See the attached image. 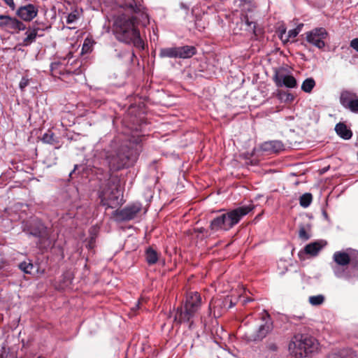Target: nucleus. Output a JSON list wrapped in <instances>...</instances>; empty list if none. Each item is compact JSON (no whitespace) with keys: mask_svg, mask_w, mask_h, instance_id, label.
I'll list each match as a JSON object with an SVG mask.
<instances>
[{"mask_svg":"<svg viewBox=\"0 0 358 358\" xmlns=\"http://www.w3.org/2000/svg\"><path fill=\"white\" fill-rule=\"evenodd\" d=\"M0 358H6V351L4 348L0 349Z\"/></svg>","mask_w":358,"mask_h":358,"instance_id":"49530a36","label":"nucleus"},{"mask_svg":"<svg viewBox=\"0 0 358 358\" xmlns=\"http://www.w3.org/2000/svg\"><path fill=\"white\" fill-rule=\"evenodd\" d=\"M253 209L254 206L252 205L243 206L222 213L210 221V229L214 232L229 231Z\"/></svg>","mask_w":358,"mask_h":358,"instance_id":"39448f33","label":"nucleus"},{"mask_svg":"<svg viewBox=\"0 0 358 358\" xmlns=\"http://www.w3.org/2000/svg\"><path fill=\"white\" fill-rule=\"evenodd\" d=\"M80 169H82V170H83L84 167L82 165H75L74 169L70 172L69 176L72 178V176L76 174V171H79Z\"/></svg>","mask_w":358,"mask_h":358,"instance_id":"37998d69","label":"nucleus"},{"mask_svg":"<svg viewBox=\"0 0 358 358\" xmlns=\"http://www.w3.org/2000/svg\"><path fill=\"white\" fill-rule=\"evenodd\" d=\"M313 200V196L310 193H305L300 196L299 203L303 208L308 207Z\"/></svg>","mask_w":358,"mask_h":358,"instance_id":"c85d7f7f","label":"nucleus"},{"mask_svg":"<svg viewBox=\"0 0 358 358\" xmlns=\"http://www.w3.org/2000/svg\"><path fill=\"white\" fill-rule=\"evenodd\" d=\"M273 80L278 87L294 88L297 86L296 78L285 68L275 69Z\"/></svg>","mask_w":358,"mask_h":358,"instance_id":"9d476101","label":"nucleus"},{"mask_svg":"<svg viewBox=\"0 0 358 358\" xmlns=\"http://www.w3.org/2000/svg\"><path fill=\"white\" fill-rule=\"evenodd\" d=\"M302 27H303V24H301L298 25L296 29H300V30H301Z\"/></svg>","mask_w":358,"mask_h":358,"instance_id":"864d4df0","label":"nucleus"},{"mask_svg":"<svg viewBox=\"0 0 358 358\" xmlns=\"http://www.w3.org/2000/svg\"><path fill=\"white\" fill-rule=\"evenodd\" d=\"M76 61V59H73L72 62H71V64H73Z\"/></svg>","mask_w":358,"mask_h":358,"instance_id":"5fc2aeb1","label":"nucleus"},{"mask_svg":"<svg viewBox=\"0 0 358 358\" xmlns=\"http://www.w3.org/2000/svg\"><path fill=\"white\" fill-rule=\"evenodd\" d=\"M322 242L315 241L306 245L304 248L305 253L311 256H316L323 248Z\"/></svg>","mask_w":358,"mask_h":358,"instance_id":"4be33fe9","label":"nucleus"},{"mask_svg":"<svg viewBox=\"0 0 358 358\" xmlns=\"http://www.w3.org/2000/svg\"><path fill=\"white\" fill-rule=\"evenodd\" d=\"M18 267L22 272L27 274H31L34 268V266L30 260H29V262L24 261L20 263Z\"/></svg>","mask_w":358,"mask_h":358,"instance_id":"cd10ccee","label":"nucleus"},{"mask_svg":"<svg viewBox=\"0 0 358 358\" xmlns=\"http://www.w3.org/2000/svg\"><path fill=\"white\" fill-rule=\"evenodd\" d=\"M145 257L147 263L149 265H153L157 262L159 254L152 247H149L145 250Z\"/></svg>","mask_w":358,"mask_h":358,"instance_id":"393cba45","label":"nucleus"},{"mask_svg":"<svg viewBox=\"0 0 358 358\" xmlns=\"http://www.w3.org/2000/svg\"><path fill=\"white\" fill-rule=\"evenodd\" d=\"M300 32V29H293L288 31L287 34V40H289V38H294Z\"/></svg>","mask_w":358,"mask_h":358,"instance_id":"4c0bfd02","label":"nucleus"},{"mask_svg":"<svg viewBox=\"0 0 358 358\" xmlns=\"http://www.w3.org/2000/svg\"><path fill=\"white\" fill-rule=\"evenodd\" d=\"M73 59V55L72 52H69L65 57H64L59 62H54L50 65L51 71H55L59 69V73L60 74H64L62 71H65L67 74H71L73 73V71L70 69H64L63 66L68 64L71 60Z\"/></svg>","mask_w":358,"mask_h":358,"instance_id":"dca6fc26","label":"nucleus"},{"mask_svg":"<svg viewBox=\"0 0 358 358\" xmlns=\"http://www.w3.org/2000/svg\"><path fill=\"white\" fill-rule=\"evenodd\" d=\"M127 55H128L130 57V59L132 60L133 58L135 57V54L134 52L132 51L131 53L129 52H127L126 51H124V52H121L120 53H117V57H118L119 58H123L124 57Z\"/></svg>","mask_w":358,"mask_h":358,"instance_id":"58836bf2","label":"nucleus"},{"mask_svg":"<svg viewBox=\"0 0 358 358\" xmlns=\"http://www.w3.org/2000/svg\"><path fill=\"white\" fill-rule=\"evenodd\" d=\"M178 58L189 59L196 54V49L192 45L177 47Z\"/></svg>","mask_w":358,"mask_h":358,"instance_id":"f3484780","label":"nucleus"},{"mask_svg":"<svg viewBox=\"0 0 358 358\" xmlns=\"http://www.w3.org/2000/svg\"><path fill=\"white\" fill-rule=\"evenodd\" d=\"M94 245H95V238L93 236H91L88 240L87 243L86 244V247L89 250H92L94 248Z\"/></svg>","mask_w":358,"mask_h":358,"instance_id":"ea45409f","label":"nucleus"},{"mask_svg":"<svg viewBox=\"0 0 358 358\" xmlns=\"http://www.w3.org/2000/svg\"><path fill=\"white\" fill-rule=\"evenodd\" d=\"M252 301V299L248 297V298H245V299H243V304H246V303H249V302H250Z\"/></svg>","mask_w":358,"mask_h":358,"instance_id":"8fccbe9b","label":"nucleus"},{"mask_svg":"<svg viewBox=\"0 0 358 358\" xmlns=\"http://www.w3.org/2000/svg\"><path fill=\"white\" fill-rule=\"evenodd\" d=\"M80 193L76 186L68 185L60 194L62 206L69 210L77 208L80 200Z\"/></svg>","mask_w":358,"mask_h":358,"instance_id":"1a4fd4ad","label":"nucleus"},{"mask_svg":"<svg viewBox=\"0 0 358 358\" xmlns=\"http://www.w3.org/2000/svg\"><path fill=\"white\" fill-rule=\"evenodd\" d=\"M308 301L312 306H317L324 303V296L322 294L310 296H309Z\"/></svg>","mask_w":358,"mask_h":358,"instance_id":"c756f323","label":"nucleus"},{"mask_svg":"<svg viewBox=\"0 0 358 358\" xmlns=\"http://www.w3.org/2000/svg\"><path fill=\"white\" fill-rule=\"evenodd\" d=\"M141 204L135 203L121 210H117L115 215L120 221H128L134 219L141 210Z\"/></svg>","mask_w":358,"mask_h":358,"instance_id":"f8f14e48","label":"nucleus"},{"mask_svg":"<svg viewBox=\"0 0 358 358\" xmlns=\"http://www.w3.org/2000/svg\"><path fill=\"white\" fill-rule=\"evenodd\" d=\"M103 177L97 176L100 181L98 192L101 204L107 208H114L122 204V192L120 189V179L109 172L101 173Z\"/></svg>","mask_w":358,"mask_h":358,"instance_id":"20e7f679","label":"nucleus"},{"mask_svg":"<svg viewBox=\"0 0 358 358\" xmlns=\"http://www.w3.org/2000/svg\"><path fill=\"white\" fill-rule=\"evenodd\" d=\"M356 97H357V95L355 93L352 92L348 90H344L341 94V96H340L341 104L344 108H346L348 106V105H349V103H350V101H352Z\"/></svg>","mask_w":358,"mask_h":358,"instance_id":"b1692460","label":"nucleus"},{"mask_svg":"<svg viewBox=\"0 0 358 358\" xmlns=\"http://www.w3.org/2000/svg\"><path fill=\"white\" fill-rule=\"evenodd\" d=\"M5 3L10 6V8H13L15 6V3L13 0H3Z\"/></svg>","mask_w":358,"mask_h":358,"instance_id":"a18cd8bd","label":"nucleus"},{"mask_svg":"<svg viewBox=\"0 0 358 358\" xmlns=\"http://www.w3.org/2000/svg\"><path fill=\"white\" fill-rule=\"evenodd\" d=\"M240 1L243 3H250L252 0H239Z\"/></svg>","mask_w":358,"mask_h":358,"instance_id":"603ef678","label":"nucleus"},{"mask_svg":"<svg viewBox=\"0 0 358 358\" xmlns=\"http://www.w3.org/2000/svg\"><path fill=\"white\" fill-rule=\"evenodd\" d=\"M22 231L29 236L38 239L36 244L40 248H45L50 245V233L48 227L37 217L23 222Z\"/></svg>","mask_w":358,"mask_h":358,"instance_id":"0eeeda50","label":"nucleus"},{"mask_svg":"<svg viewBox=\"0 0 358 358\" xmlns=\"http://www.w3.org/2000/svg\"><path fill=\"white\" fill-rule=\"evenodd\" d=\"M266 348L272 352H276L278 350L277 345L273 342H268L266 344Z\"/></svg>","mask_w":358,"mask_h":358,"instance_id":"a19ab883","label":"nucleus"},{"mask_svg":"<svg viewBox=\"0 0 358 358\" xmlns=\"http://www.w3.org/2000/svg\"><path fill=\"white\" fill-rule=\"evenodd\" d=\"M336 134L345 140H348L352 137V131L348 129L347 126L342 122L336 124L335 127Z\"/></svg>","mask_w":358,"mask_h":358,"instance_id":"412c9836","label":"nucleus"},{"mask_svg":"<svg viewBox=\"0 0 358 358\" xmlns=\"http://www.w3.org/2000/svg\"><path fill=\"white\" fill-rule=\"evenodd\" d=\"M260 149L268 155H272L283 150L284 145L280 141H269L262 143Z\"/></svg>","mask_w":358,"mask_h":358,"instance_id":"2eb2a0df","label":"nucleus"},{"mask_svg":"<svg viewBox=\"0 0 358 358\" xmlns=\"http://www.w3.org/2000/svg\"><path fill=\"white\" fill-rule=\"evenodd\" d=\"M10 17V16H9V15H0V28L1 29H6Z\"/></svg>","mask_w":358,"mask_h":358,"instance_id":"c9c22d12","label":"nucleus"},{"mask_svg":"<svg viewBox=\"0 0 358 358\" xmlns=\"http://www.w3.org/2000/svg\"><path fill=\"white\" fill-rule=\"evenodd\" d=\"M328 36V32L323 27H318L312 29L306 33V41L319 49L325 46L324 40Z\"/></svg>","mask_w":358,"mask_h":358,"instance_id":"9b49d317","label":"nucleus"},{"mask_svg":"<svg viewBox=\"0 0 358 358\" xmlns=\"http://www.w3.org/2000/svg\"><path fill=\"white\" fill-rule=\"evenodd\" d=\"M38 8L36 6L31 3L20 6L17 10V15L24 21H31L33 20L38 13Z\"/></svg>","mask_w":358,"mask_h":358,"instance_id":"4468645a","label":"nucleus"},{"mask_svg":"<svg viewBox=\"0 0 358 358\" xmlns=\"http://www.w3.org/2000/svg\"><path fill=\"white\" fill-rule=\"evenodd\" d=\"M159 57L161 58H178L177 47L163 48L159 50Z\"/></svg>","mask_w":358,"mask_h":358,"instance_id":"5701e85b","label":"nucleus"},{"mask_svg":"<svg viewBox=\"0 0 358 358\" xmlns=\"http://www.w3.org/2000/svg\"><path fill=\"white\" fill-rule=\"evenodd\" d=\"M286 95H287V99H286L287 101H292L294 99V96L292 94L287 93Z\"/></svg>","mask_w":358,"mask_h":358,"instance_id":"de8ad7c7","label":"nucleus"},{"mask_svg":"<svg viewBox=\"0 0 358 358\" xmlns=\"http://www.w3.org/2000/svg\"><path fill=\"white\" fill-rule=\"evenodd\" d=\"M31 80L27 76H23L19 83V87L22 92L25 90V88L29 85Z\"/></svg>","mask_w":358,"mask_h":358,"instance_id":"473e14b6","label":"nucleus"},{"mask_svg":"<svg viewBox=\"0 0 358 358\" xmlns=\"http://www.w3.org/2000/svg\"><path fill=\"white\" fill-rule=\"evenodd\" d=\"M39 28H34L32 29H28L25 34L26 37L24 39V43L25 45H29L33 43L38 35V30Z\"/></svg>","mask_w":358,"mask_h":358,"instance_id":"a878e982","label":"nucleus"},{"mask_svg":"<svg viewBox=\"0 0 358 358\" xmlns=\"http://www.w3.org/2000/svg\"><path fill=\"white\" fill-rule=\"evenodd\" d=\"M42 141L45 143L52 144L54 142V135L52 133H45L42 137Z\"/></svg>","mask_w":358,"mask_h":358,"instance_id":"f704fd0d","label":"nucleus"},{"mask_svg":"<svg viewBox=\"0 0 358 358\" xmlns=\"http://www.w3.org/2000/svg\"><path fill=\"white\" fill-rule=\"evenodd\" d=\"M299 236L301 239L307 241L310 238V235L307 233L306 229L301 227L299 231Z\"/></svg>","mask_w":358,"mask_h":358,"instance_id":"e433bc0d","label":"nucleus"},{"mask_svg":"<svg viewBox=\"0 0 358 358\" xmlns=\"http://www.w3.org/2000/svg\"><path fill=\"white\" fill-rule=\"evenodd\" d=\"M264 324H261L256 333L252 336L254 341H261L272 330V322L268 315L262 317Z\"/></svg>","mask_w":358,"mask_h":358,"instance_id":"ddd939ff","label":"nucleus"},{"mask_svg":"<svg viewBox=\"0 0 358 358\" xmlns=\"http://www.w3.org/2000/svg\"><path fill=\"white\" fill-rule=\"evenodd\" d=\"M237 23L241 24V29H243L249 32L255 31L256 28V23L250 20L248 16L246 15H243L240 18V22H238Z\"/></svg>","mask_w":358,"mask_h":358,"instance_id":"aec40b11","label":"nucleus"},{"mask_svg":"<svg viewBox=\"0 0 358 358\" xmlns=\"http://www.w3.org/2000/svg\"><path fill=\"white\" fill-rule=\"evenodd\" d=\"M327 358H356V355L351 349L344 348L332 352Z\"/></svg>","mask_w":358,"mask_h":358,"instance_id":"a211bd4d","label":"nucleus"},{"mask_svg":"<svg viewBox=\"0 0 358 358\" xmlns=\"http://www.w3.org/2000/svg\"><path fill=\"white\" fill-rule=\"evenodd\" d=\"M180 8L181 9H182V10H186V11H188V10H189V6L187 4H186V3H183V2H181V3H180Z\"/></svg>","mask_w":358,"mask_h":358,"instance_id":"c03bdc74","label":"nucleus"},{"mask_svg":"<svg viewBox=\"0 0 358 358\" xmlns=\"http://www.w3.org/2000/svg\"><path fill=\"white\" fill-rule=\"evenodd\" d=\"M138 152L130 147V143L120 136L114 138L103 149L105 161L112 171H120L133 166L137 161Z\"/></svg>","mask_w":358,"mask_h":358,"instance_id":"f03ea898","label":"nucleus"},{"mask_svg":"<svg viewBox=\"0 0 358 358\" xmlns=\"http://www.w3.org/2000/svg\"><path fill=\"white\" fill-rule=\"evenodd\" d=\"M350 46L358 52V38L352 39L350 42Z\"/></svg>","mask_w":358,"mask_h":358,"instance_id":"79ce46f5","label":"nucleus"},{"mask_svg":"<svg viewBox=\"0 0 358 358\" xmlns=\"http://www.w3.org/2000/svg\"><path fill=\"white\" fill-rule=\"evenodd\" d=\"M322 215L326 220H328V215L326 211H322Z\"/></svg>","mask_w":358,"mask_h":358,"instance_id":"3c124183","label":"nucleus"},{"mask_svg":"<svg viewBox=\"0 0 358 358\" xmlns=\"http://www.w3.org/2000/svg\"><path fill=\"white\" fill-rule=\"evenodd\" d=\"M345 108L353 113H358V99L356 97L352 101H350V103Z\"/></svg>","mask_w":358,"mask_h":358,"instance_id":"72a5a7b5","label":"nucleus"},{"mask_svg":"<svg viewBox=\"0 0 358 358\" xmlns=\"http://www.w3.org/2000/svg\"><path fill=\"white\" fill-rule=\"evenodd\" d=\"M317 341L308 334L294 336L289 344V350L296 357H307L317 349Z\"/></svg>","mask_w":358,"mask_h":358,"instance_id":"6e6552de","label":"nucleus"},{"mask_svg":"<svg viewBox=\"0 0 358 358\" xmlns=\"http://www.w3.org/2000/svg\"><path fill=\"white\" fill-rule=\"evenodd\" d=\"M139 304H140V301H138L135 306L134 307L131 308V310L132 311H136V310H138L139 308Z\"/></svg>","mask_w":358,"mask_h":358,"instance_id":"09e8293b","label":"nucleus"},{"mask_svg":"<svg viewBox=\"0 0 358 358\" xmlns=\"http://www.w3.org/2000/svg\"><path fill=\"white\" fill-rule=\"evenodd\" d=\"M24 29H26V26L22 22L15 17H10L5 30L18 32Z\"/></svg>","mask_w":358,"mask_h":358,"instance_id":"6ab92c4d","label":"nucleus"},{"mask_svg":"<svg viewBox=\"0 0 358 358\" xmlns=\"http://www.w3.org/2000/svg\"><path fill=\"white\" fill-rule=\"evenodd\" d=\"M315 86V80L312 78H308L304 80V81L303 82L301 85V90L306 93H310Z\"/></svg>","mask_w":358,"mask_h":358,"instance_id":"bb28decb","label":"nucleus"},{"mask_svg":"<svg viewBox=\"0 0 358 358\" xmlns=\"http://www.w3.org/2000/svg\"><path fill=\"white\" fill-rule=\"evenodd\" d=\"M222 211H224V209H222L220 210V212H222Z\"/></svg>","mask_w":358,"mask_h":358,"instance_id":"6e6d98bb","label":"nucleus"},{"mask_svg":"<svg viewBox=\"0 0 358 358\" xmlns=\"http://www.w3.org/2000/svg\"><path fill=\"white\" fill-rule=\"evenodd\" d=\"M79 19V12L77 10L68 13L66 16V22L69 24L75 23Z\"/></svg>","mask_w":358,"mask_h":358,"instance_id":"7c9ffc66","label":"nucleus"},{"mask_svg":"<svg viewBox=\"0 0 358 358\" xmlns=\"http://www.w3.org/2000/svg\"><path fill=\"white\" fill-rule=\"evenodd\" d=\"M201 305V296L197 292L187 293L183 306L178 307L175 315V321L178 323L191 322Z\"/></svg>","mask_w":358,"mask_h":358,"instance_id":"423d86ee","label":"nucleus"},{"mask_svg":"<svg viewBox=\"0 0 358 358\" xmlns=\"http://www.w3.org/2000/svg\"><path fill=\"white\" fill-rule=\"evenodd\" d=\"M125 8L131 16L123 14L116 17L113 27V34L122 43L132 44L138 49H143L144 43L136 24L148 23V15L142 6H138L133 0L126 3Z\"/></svg>","mask_w":358,"mask_h":358,"instance_id":"f257e3e1","label":"nucleus"},{"mask_svg":"<svg viewBox=\"0 0 358 358\" xmlns=\"http://www.w3.org/2000/svg\"><path fill=\"white\" fill-rule=\"evenodd\" d=\"M333 260L331 267L336 278L350 282L358 279V252L348 254L344 251H336L333 255Z\"/></svg>","mask_w":358,"mask_h":358,"instance_id":"7ed1b4c3","label":"nucleus"},{"mask_svg":"<svg viewBox=\"0 0 358 358\" xmlns=\"http://www.w3.org/2000/svg\"><path fill=\"white\" fill-rule=\"evenodd\" d=\"M94 41L90 38H86L82 47V53H88L92 51Z\"/></svg>","mask_w":358,"mask_h":358,"instance_id":"2f4dec72","label":"nucleus"}]
</instances>
